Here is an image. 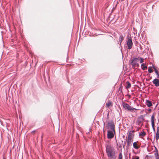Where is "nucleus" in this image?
<instances>
[{"label": "nucleus", "instance_id": "23", "mask_svg": "<svg viewBox=\"0 0 159 159\" xmlns=\"http://www.w3.org/2000/svg\"><path fill=\"white\" fill-rule=\"evenodd\" d=\"M143 61H144V59H143V58H140V62L141 63H142L143 62Z\"/></svg>", "mask_w": 159, "mask_h": 159}, {"label": "nucleus", "instance_id": "21", "mask_svg": "<svg viewBox=\"0 0 159 159\" xmlns=\"http://www.w3.org/2000/svg\"><path fill=\"white\" fill-rule=\"evenodd\" d=\"M144 120V116L142 115L140 116V120Z\"/></svg>", "mask_w": 159, "mask_h": 159}, {"label": "nucleus", "instance_id": "15", "mask_svg": "<svg viewBox=\"0 0 159 159\" xmlns=\"http://www.w3.org/2000/svg\"><path fill=\"white\" fill-rule=\"evenodd\" d=\"M133 147H134V148H135L136 149H138L139 147L137 146V145L136 142H134L133 143Z\"/></svg>", "mask_w": 159, "mask_h": 159}, {"label": "nucleus", "instance_id": "17", "mask_svg": "<svg viewBox=\"0 0 159 159\" xmlns=\"http://www.w3.org/2000/svg\"><path fill=\"white\" fill-rule=\"evenodd\" d=\"M153 68L154 69L156 73L157 74V78H158L159 77V74L158 70L156 69V68L155 67H153Z\"/></svg>", "mask_w": 159, "mask_h": 159}, {"label": "nucleus", "instance_id": "12", "mask_svg": "<svg viewBox=\"0 0 159 159\" xmlns=\"http://www.w3.org/2000/svg\"><path fill=\"white\" fill-rule=\"evenodd\" d=\"M112 104L111 102L109 101L106 103V107H109L110 106L112 107Z\"/></svg>", "mask_w": 159, "mask_h": 159}, {"label": "nucleus", "instance_id": "16", "mask_svg": "<svg viewBox=\"0 0 159 159\" xmlns=\"http://www.w3.org/2000/svg\"><path fill=\"white\" fill-rule=\"evenodd\" d=\"M124 39V37L122 35H120V36L119 38V42L121 44V43L122 42V41Z\"/></svg>", "mask_w": 159, "mask_h": 159}, {"label": "nucleus", "instance_id": "28", "mask_svg": "<svg viewBox=\"0 0 159 159\" xmlns=\"http://www.w3.org/2000/svg\"><path fill=\"white\" fill-rule=\"evenodd\" d=\"M121 1H124V0H120Z\"/></svg>", "mask_w": 159, "mask_h": 159}, {"label": "nucleus", "instance_id": "9", "mask_svg": "<svg viewBox=\"0 0 159 159\" xmlns=\"http://www.w3.org/2000/svg\"><path fill=\"white\" fill-rule=\"evenodd\" d=\"M153 83L156 86H159V80L156 79L153 81Z\"/></svg>", "mask_w": 159, "mask_h": 159}, {"label": "nucleus", "instance_id": "22", "mask_svg": "<svg viewBox=\"0 0 159 159\" xmlns=\"http://www.w3.org/2000/svg\"><path fill=\"white\" fill-rule=\"evenodd\" d=\"M132 159H139V157L137 156L133 157Z\"/></svg>", "mask_w": 159, "mask_h": 159}, {"label": "nucleus", "instance_id": "18", "mask_svg": "<svg viewBox=\"0 0 159 159\" xmlns=\"http://www.w3.org/2000/svg\"><path fill=\"white\" fill-rule=\"evenodd\" d=\"M156 140L157 141L159 139V133H156Z\"/></svg>", "mask_w": 159, "mask_h": 159}, {"label": "nucleus", "instance_id": "7", "mask_svg": "<svg viewBox=\"0 0 159 159\" xmlns=\"http://www.w3.org/2000/svg\"><path fill=\"white\" fill-rule=\"evenodd\" d=\"M127 45L128 46V48L130 49L131 48L133 45V43L131 38L128 39L127 43Z\"/></svg>", "mask_w": 159, "mask_h": 159}, {"label": "nucleus", "instance_id": "10", "mask_svg": "<svg viewBox=\"0 0 159 159\" xmlns=\"http://www.w3.org/2000/svg\"><path fill=\"white\" fill-rule=\"evenodd\" d=\"M141 68L143 70H146L147 68V66L146 64L142 63L141 65Z\"/></svg>", "mask_w": 159, "mask_h": 159}, {"label": "nucleus", "instance_id": "11", "mask_svg": "<svg viewBox=\"0 0 159 159\" xmlns=\"http://www.w3.org/2000/svg\"><path fill=\"white\" fill-rule=\"evenodd\" d=\"M146 104L148 107H151L152 105L151 102L149 100H146Z\"/></svg>", "mask_w": 159, "mask_h": 159}, {"label": "nucleus", "instance_id": "20", "mask_svg": "<svg viewBox=\"0 0 159 159\" xmlns=\"http://www.w3.org/2000/svg\"><path fill=\"white\" fill-rule=\"evenodd\" d=\"M148 72L150 73H151L153 71H152V67H148Z\"/></svg>", "mask_w": 159, "mask_h": 159}, {"label": "nucleus", "instance_id": "26", "mask_svg": "<svg viewBox=\"0 0 159 159\" xmlns=\"http://www.w3.org/2000/svg\"><path fill=\"white\" fill-rule=\"evenodd\" d=\"M157 159H159V158L158 157V153H157Z\"/></svg>", "mask_w": 159, "mask_h": 159}, {"label": "nucleus", "instance_id": "25", "mask_svg": "<svg viewBox=\"0 0 159 159\" xmlns=\"http://www.w3.org/2000/svg\"><path fill=\"white\" fill-rule=\"evenodd\" d=\"M35 131H32V132H31V133H33V134H34V133H35Z\"/></svg>", "mask_w": 159, "mask_h": 159}, {"label": "nucleus", "instance_id": "24", "mask_svg": "<svg viewBox=\"0 0 159 159\" xmlns=\"http://www.w3.org/2000/svg\"><path fill=\"white\" fill-rule=\"evenodd\" d=\"M157 133H159V127H158L157 128Z\"/></svg>", "mask_w": 159, "mask_h": 159}, {"label": "nucleus", "instance_id": "2", "mask_svg": "<svg viewBox=\"0 0 159 159\" xmlns=\"http://www.w3.org/2000/svg\"><path fill=\"white\" fill-rule=\"evenodd\" d=\"M134 131H130L127 137V144L128 146H129L133 141L134 136Z\"/></svg>", "mask_w": 159, "mask_h": 159}, {"label": "nucleus", "instance_id": "14", "mask_svg": "<svg viewBox=\"0 0 159 159\" xmlns=\"http://www.w3.org/2000/svg\"><path fill=\"white\" fill-rule=\"evenodd\" d=\"M146 135V133L143 130L140 133V136H144Z\"/></svg>", "mask_w": 159, "mask_h": 159}, {"label": "nucleus", "instance_id": "1", "mask_svg": "<svg viewBox=\"0 0 159 159\" xmlns=\"http://www.w3.org/2000/svg\"><path fill=\"white\" fill-rule=\"evenodd\" d=\"M106 151L108 159H116V152L112 146L110 145H107Z\"/></svg>", "mask_w": 159, "mask_h": 159}, {"label": "nucleus", "instance_id": "5", "mask_svg": "<svg viewBox=\"0 0 159 159\" xmlns=\"http://www.w3.org/2000/svg\"><path fill=\"white\" fill-rule=\"evenodd\" d=\"M123 106L124 109L131 111H133L134 110H137L135 108L131 107L129 104L123 102Z\"/></svg>", "mask_w": 159, "mask_h": 159}, {"label": "nucleus", "instance_id": "19", "mask_svg": "<svg viewBox=\"0 0 159 159\" xmlns=\"http://www.w3.org/2000/svg\"><path fill=\"white\" fill-rule=\"evenodd\" d=\"M123 156L121 152H120L119 154V156L118 157V159H122Z\"/></svg>", "mask_w": 159, "mask_h": 159}, {"label": "nucleus", "instance_id": "13", "mask_svg": "<svg viewBox=\"0 0 159 159\" xmlns=\"http://www.w3.org/2000/svg\"><path fill=\"white\" fill-rule=\"evenodd\" d=\"M126 88L127 89L130 88L131 86V84L129 81H128L126 82Z\"/></svg>", "mask_w": 159, "mask_h": 159}, {"label": "nucleus", "instance_id": "6", "mask_svg": "<svg viewBox=\"0 0 159 159\" xmlns=\"http://www.w3.org/2000/svg\"><path fill=\"white\" fill-rule=\"evenodd\" d=\"M154 118L155 116L153 114L151 117V121L152 122V129H153V131L154 132H155V124H154Z\"/></svg>", "mask_w": 159, "mask_h": 159}, {"label": "nucleus", "instance_id": "4", "mask_svg": "<svg viewBox=\"0 0 159 159\" xmlns=\"http://www.w3.org/2000/svg\"><path fill=\"white\" fill-rule=\"evenodd\" d=\"M107 127L108 129H110L114 133L115 132V125L113 120L108 121L107 124Z\"/></svg>", "mask_w": 159, "mask_h": 159}, {"label": "nucleus", "instance_id": "3", "mask_svg": "<svg viewBox=\"0 0 159 159\" xmlns=\"http://www.w3.org/2000/svg\"><path fill=\"white\" fill-rule=\"evenodd\" d=\"M131 63L134 68H137L139 67V58H135L130 60Z\"/></svg>", "mask_w": 159, "mask_h": 159}, {"label": "nucleus", "instance_id": "8", "mask_svg": "<svg viewBox=\"0 0 159 159\" xmlns=\"http://www.w3.org/2000/svg\"><path fill=\"white\" fill-rule=\"evenodd\" d=\"M113 131L112 130L107 131V138L109 139H111L112 138L114 137Z\"/></svg>", "mask_w": 159, "mask_h": 159}, {"label": "nucleus", "instance_id": "27", "mask_svg": "<svg viewBox=\"0 0 159 159\" xmlns=\"http://www.w3.org/2000/svg\"><path fill=\"white\" fill-rule=\"evenodd\" d=\"M148 111H151V109H149V110H148Z\"/></svg>", "mask_w": 159, "mask_h": 159}]
</instances>
